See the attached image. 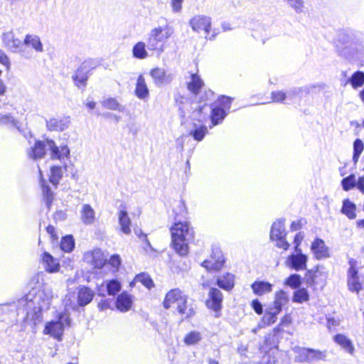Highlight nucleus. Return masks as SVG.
<instances>
[{
	"mask_svg": "<svg viewBox=\"0 0 364 364\" xmlns=\"http://www.w3.org/2000/svg\"><path fill=\"white\" fill-rule=\"evenodd\" d=\"M178 212L176 213V222L171 228L172 245L175 251L181 256L188 253V242L194 237V231L188 222H181L180 218L186 215V208L183 200H180L178 205Z\"/></svg>",
	"mask_w": 364,
	"mask_h": 364,
	"instance_id": "nucleus-1",
	"label": "nucleus"
},
{
	"mask_svg": "<svg viewBox=\"0 0 364 364\" xmlns=\"http://www.w3.org/2000/svg\"><path fill=\"white\" fill-rule=\"evenodd\" d=\"M52 297L51 291L48 289L38 290L34 293L29 292L25 296L21 304L26 305L28 309L24 319L26 325L33 328L42 322V311L48 309Z\"/></svg>",
	"mask_w": 364,
	"mask_h": 364,
	"instance_id": "nucleus-2",
	"label": "nucleus"
},
{
	"mask_svg": "<svg viewBox=\"0 0 364 364\" xmlns=\"http://www.w3.org/2000/svg\"><path fill=\"white\" fill-rule=\"evenodd\" d=\"M47 150L50 151L52 159H58L62 163L68 160L70 156V149L67 145L56 146L52 139L46 141H36L34 145L28 150L27 154L30 159H38L43 158Z\"/></svg>",
	"mask_w": 364,
	"mask_h": 364,
	"instance_id": "nucleus-3",
	"label": "nucleus"
},
{
	"mask_svg": "<svg viewBox=\"0 0 364 364\" xmlns=\"http://www.w3.org/2000/svg\"><path fill=\"white\" fill-rule=\"evenodd\" d=\"M173 304H176L177 312L181 316L182 320L190 318L196 314L194 304L188 302V296L179 289H171L166 294L163 306L168 309Z\"/></svg>",
	"mask_w": 364,
	"mask_h": 364,
	"instance_id": "nucleus-4",
	"label": "nucleus"
},
{
	"mask_svg": "<svg viewBox=\"0 0 364 364\" xmlns=\"http://www.w3.org/2000/svg\"><path fill=\"white\" fill-rule=\"evenodd\" d=\"M173 33V28L168 25L151 29L146 39L148 49L151 51H156L158 54H161L165 50L166 41L172 36Z\"/></svg>",
	"mask_w": 364,
	"mask_h": 364,
	"instance_id": "nucleus-5",
	"label": "nucleus"
},
{
	"mask_svg": "<svg viewBox=\"0 0 364 364\" xmlns=\"http://www.w3.org/2000/svg\"><path fill=\"white\" fill-rule=\"evenodd\" d=\"M232 102V98L222 95L211 105L210 128L221 124L228 115Z\"/></svg>",
	"mask_w": 364,
	"mask_h": 364,
	"instance_id": "nucleus-6",
	"label": "nucleus"
},
{
	"mask_svg": "<svg viewBox=\"0 0 364 364\" xmlns=\"http://www.w3.org/2000/svg\"><path fill=\"white\" fill-rule=\"evenodd\" d=\"M71 322L70 314L68 311L59 312L56 315V319L49 321L45 326L43 333L61 340L65 326H70Z\"/></svg>",
	"mask_w": 364,
	"mask_h": 364,
	"instance_id": "nucleus-7",
	"label": "nucleus"
},
{
	"mask_svg": "<svg viewBox=\"0 0 364 364\" xmlns=\"http://www.w3.org/2000/svg\"><path fill=\"white\" fill-rule=\"evenodd\" d=\"M328 277V272L323 266H316L307 270L305 274L306 283L309 287H323Z\"/></svg>",
	"mask_w": 364,
	"mask_h": 364,
	"instance_id": "nucleus-8",
	"label": "nucleus"
},
{
	"mask_svg": "<svg viewBox=\"0 0 364 364\" xmlns=\"http://www.w3.org/2000/svg\"><path fill=\"white\" fill-rule=\"evenodd\" d=\"M96 67V63L92 60L84 61L77 69L73 79L75 85L79 88H85L89 78V73Z\"/></svg>",
	"mask_w": 364,
	"mask_h": 364,
	"instance_id": "nucleus-9",
	"label": "nucleus"
},
{
	"mask_svg": "<svg viewBox=\"0 0 364 364\" xmlns=\"http://www.w3.org/2000/svg\"><path fill=\"white\" fill-rule=\"evenodd\" d=\"M225 264V258L220 247H212L209 259L204 260L201 266L208 271H219Z\"/></svg>",
	"mask_w": 364,
	"mask_h": 364,
	"instance_id": "nucleus-10",
	"label": "nucleus"
},
{
	"mask_svg": "<svg viewBox=\"0 0 364 364\" xmlns=\"http://www.w3.org/2000/svg\"><path fill=\"white\" fill-rule=\"evenodd\" d=\"M189 24L191 28L198 33L200 31H204L205 33V38L209 40L214 39L216 34H213L211 36L208 37L211 30V18L209 16H203V15H197L193 17L190 21Z\"/></svg>",
	"mask_w": 364,
	"mask_h": 364,
	"instance_id": "nucleus-11",
	"label": "nucleus"
},
{
	"mask_svg": "<svg viewBox=\"0 0 364 364\" xmlns=\"http://www.w3.org/2000/svg\"><path fill=\"white\" fill-rule=\"evenodd\" d=\"M149 75L152 78L153 83L157 87L170 84L174 78L173 73H168L164 68L159 67L151 69Z\"/></svg>",
	"mask_w": 364,
	"mask_h": 364,
	"instance_id": "nucleus-12",
	"label": "nucleus"
},
{
	"mask_svg": "<svg viewBox=\"0 0 364 364\" xmlns=\"http://www.w3.org/2000/svg\"><path fill=\"white\" fill-rule=\"evenodd\" d=\"M295 252L296 253H292L287 257L285 261L286 266L295 271L305 269L306 268L308 257L303 254L301 250Z\"/></svg>",
	"mask_w": 364,
	"mask_h": 364,
	"instance_id": "nucleus-13",
	"label": "nucleus"
},
{
	"mask_svg": "<svg viewBox=\"0 0 364 364\" xmlns=\"http://www.w3.org/2000/svg\"><path fill=\"white\" fill-rule=\"evenodd\" d=\"M349 269L348 270V287L350 291L358 293L361 289V284L359 282L358 270L356 269L357 262L350 258L348 261Z\"/></svg>",
	"mask_w": 364,
	"mask_h": 364,
	"instance_id": "nucleus-14",
	"label": "nucleus"
},
{
	"mask_svg": "<svg viewBox=\"0 0 364 364\" xmlns=\"http://www.w3.org/2000/svg\"><path fill=\"white\" fill-rule=\"evenodd\" d=\"M208 299L206 301L208 308L218 311L221 309L223 296L217 288L211 287L208 292Z\"/></svg>",
	"mask_w": 364,
	"mask_h": 364,
	"instance_id": "nucleus-15",
	"label": "nucleus"
},
{
	"mask_svg": "<svg viewBox=\"0 0 364 364\" xmlns=\"http://www.w3.org/2000/svg\"><path fill=\"white\" fill-rule=\"evenodd\" d=\"M311 250L317 259H323L330 257L329 249L322 239L316 238L311 244Z\"/></svg>",
	"mask_w": 364,
	"mask_h": 364,
	"instance_id": "nucleus-16",
	"label": "nucleus"
},
{
	"mask_svg": "<svg viewBox=\"0 0 364 364\" xmlns=\"http://www.w3.org/2000/svg\"><path fill=\"white\" fill-rule=\"evenodd\" d=\"M1 39L4 46L11 52H17L21 45V41L15 36L12 31L4 33Z\"/></svg>",
	"mask_w": 364,
	"mask_h": 364,
	"instance_id": "nucleus-17",
	"label": "nucleus"
},
{
	"mask_svg": "<svg viewBox=\"0 0 364 364\" xmlns=\"http://www.w3.org/2000/svg\"><path fill=\"white\" fill-rule=\"evenodd\" d=\"M310 91L309 87H292L286 92L287 95V102L286 104L294 103L297 101H300L302 98L303 93L309 94Z\"/></svg>",
	"mask_w": 364,
	"mask_h": 364,
	"instance_id": "nucleus-18",
	"label": "nucleus"
},
{
	"mask_svg": "<svg viewBox=\"0 0 364 364\" xmlns=\"http://www.w3.org/2000/svg\"><path fill=\"white\" fill-rule=\"evenodd\" d=\"M134 93L141 100H146L149 97V90L143 75H139L137 78Z\"/></svg>",
	"mask_w": 364,
	"mask_h": 364,
	"instance_id": "nucleus-19",
	"label": "nucleus"
},
{
	"mask_svg": "<svg viewBox=\"0 0 364 364\" xmlns=\"http://www.w3.org/2000/svg\"><path fill=\"white\" fill-rule=\"evenodd\" d=\"M132 305V298L127 292H122L116 299V307L121 312L128 311Z\"/></svg>",
	"mask_w": 364,
	"mask_h": 364,
	"instance_id": "nucleus-20",
	"label": "nucleus"
},
{
	"mask_svg": "<svg viewBox=\"0 0 364 364\" xmlns=\"http://www.w3.org/2000/svg\"><path fill=\"white\" fill-rule=\"evenodd\" d=\"M95 293L89 287L82 286L80 287L77 293V302L80 306H84L90 304L93 299Z\"/></svg>",
	"mask_w": 364,
	"mask_h": 364,
	"instance_id": "nucleus-21",
	"label": "nucleus"
},
{
	"mask_svg": "<svg viewBox=\"0 0 364 364\" xmlns=\"http://www.w3.org/2000/svg\"><path fill=\"white\" fill-rule=\"evenodd\" d=\"M118 218L121 231L126 235L130 234L131 220L124 207H120V210L118 213Z\"/></svg>",
	"mask_w": 364,
	"mask_h": 364,
	"instance_id": "nucleus-22",
	"label": "nucleus"
},
{
	"mask_svg": "<svg viewBox=\"0 0 364 364\" xmlns=\"http://www.w3.org/2000/svg\"><path fill=\"white\" fill-rule=\"evenodd\" d=\"M217 285L226 291H230L235 286V276L230 273H225L217 277Z\"/></svg>",
	"mask_w": 364,
	"mask_h": 364,
	"instance_id": "nucleus-23",
	"label": "nucleus"
},
{
	"mask_svg": "<svg viewBox=\"0 0 364 364\" xmlns=\"http://www.w3.org/2000/svg\"><path fill=\"white\" fill-rule=\"evenodd\" d=\"M70 124V120L68 118L64 119H55L52 118L46 121L47 128L50 131H58L61 132L68 127Z\"/></svg>",
	"mask_w": 364,
	"mask_h": 364,
	"instance_id": "nucleus-24",
	"label": "nucleus"
},
{
	"mask_svg": "<svg viewBox=\"0 0 364 364\" xmlns=\"http://www.w3.org/2000/svg\"><path fill=\"white\" fill-rule=\"evenodd\" d=\"M190 81L187 82V89L193 95H198L204 85L200 77L196 73H191Z\"/></svg>",
	"mask_w": 364,
	"mask_h": 364,
	"instance_id": "nucleus-25",
	"label": "nucleus"
},
{
	"mask_svg": "<svg viewBox=\"0 0 364 364\" xmlns=\"http://www.w3.org/2000/svg\"><path fill=\"white\" fill-rule=\"evenodd\" d=\"M333 341L349 354H353L355 350L354 346L350 339L346 336L341 333L336 334L333 336Z\"/></svg>",
	"mask_w": 364,
	"mask_h": 364,
	"instance_id": "nucleus-26",
	"label": "nucleus"
},
{
	"mask_svg": "<svg viewBox=\"0 0 364 364\" xmlns=\"http://www.w3.org/2000/svg\"><path fill=\"white\" fill-rule=\"evenodd\" d=\"M273 285L264 281H255L251 284V288L257 296H262L272 291Z\"/></svg>",
	"mask_w": 364,
	"mask_h": 364,
	"instance_id": "nucleus-27",
	"label": "nucleus"
},
{
	"mask_svg": "<svg viewBox=\"0 0 364 364\" xmlns=\"http://www.w3.org/2000/svg\"><path fill=\"white\" fill-rule=\"evenodd\" d=\"M85 259L95 268H101L104 265L102 254L100 250H94L85 255Z\"/></svg>",
	"mask_w": 364,
	"mask_h": 364,
	"instance_id": "nucleus-28",
	"label": "nucleus"
},
{
	"mask_svg": "<svg viewBox=\"0 0 364 364\" xmlns=\"http://www.w3.org/2000/svg\"><path fill=\"white\" fill-rule=\"evenodd\" d=\"M80 218L85 225H91L95 219V212L89 204H84L80 210Z\"/></svg>",
	"mask_w": 364,
	"mask_h": 364,
	"instance_id": "nucleus-29",
	"label": "nucleus"
},
{
	"mask_svg": "<svg viewBox=\"0 0 364 364\" xmlns=\"http://www.w3.org/2000/svg\"><path fill=\"white\" fill-rule=\"evenodd\" d=\"M43 262L45 269L47 272L53 273L57 272L60 269L59 262L48 252H44L43 255Z\"/></svg>",
	"mask_w": 364,
	"mask_h": 364,
	"instance_id": "nucleus-30",
	"label": "nucleus"
},
{
	"mask_svg": "<svg viewBox=\"0 0 364 364\" xmlns=\"http://www.w3.org/2000/svg\"><path fill=\"white\" fill-rule=\"evenodd\" d=\"M286 236L287 231L284 225V219H278L272 225L270 231V239Z\"/></svg>",
	"mask_w": 364,
	"mask_h": 364,
	"instance_id": "nucleus-31",
	"label": "nucleus"
},
{
	"mask_svg": "<svg viewBox=\"0 0 364 364\" xmlns=\"http://www.w3.org/2000/svg\"><path fill=\"white\" fill-rule=\"evenodd\" d=\"M23 44L31 47L36 52L41 53L43 51V46L40 38L36 35L27 34L25 36Z\"/></svg>",
	"mask_w": 364,
	"mask_h": 364,
	"instance_id": "nucleus-32",
	"label": "nucleus"
},
{
	"mask_svg": "<svg viewBox=\"0 0 364 364\" xmlns=\"http://www.w3.org/2000/svg\"><path fill=\"white\" fill-rule=\"evenodd\" d=\"M39 172L41 175V184L42 187L43 200L47 208L50 209L54 198V194L53 192L50 190V187L46 184V181L42 178V174L40 169Z\"/></svg>",
	"mask_w": 364,
	"mask_h": 364,
	"instance_id": "nucleus-33",
	"label": "nucleus"
},
{
	"mask_svg": "<svg viewBox=\"0 0 364 364\" xmlns=\"http://www.w3.org/2000/svg\"><path fill=\"white\" fill-rule=\"evenodd\" d=\"M356 205L355 203L351 202L349 199H345L343 201V205L341 208V213L346 215L349 219L352 220L355 218Z\"/></svg>",
	"mask_w": 364,
	"mask_h": 364,
	"instance_id": "nucleus-34",
	"label": "nucleus"
},
{
	"mask_svg": "<svg viewBox=\"0 0 364 364\" xmlns=\"http://www.w3.org/2000/svg\"><path fill=\"white\" fill-rule=\"evenodd\" d=\"M208 128L205 125H197L194 124L193 129L190 131L189 134L198 141H201L208 134Z\"/></svg>",
	"mask_w": 364,
	"mask_h": 364,
	"instance_id": "nucleus-35",
	"label": "nucleus"
},
{
	"mask_svg": "<svg viewBox=\"0 0 364 364\" xmlns=\"http://www.w3.org/2000/svg\"><path fill=\"white\" fill-rule=\"evenodd\" d=\"M346 83H350L353 88L357 89L364 85V73L363 71L355 72L350 77H349Z\"/></svg>",
	"mask_w": 364,
	"mask_h": 364,
	"instance_id": "nucleus-36",
	"label": "nucleus"
},
{
	"mask_svg": "<svg viewBox=\"0 0 364 364\" xmlns=\"http://www.w3.org/2000/svg\"><path fill=\"white\" fill-rule=\"evenodd\" d=\"M132 54L137 59L146 58L148 56V53L146 50L145 43L140 41L136 43L133 47Z\"/></svg>",
	"mask_w": 364,
	"mask_h": 364,
	"instance_id": "nucleus-37",
	"label": "nucleus"
},
{
	"mask_svg": "<svg viewBox=\"0 0 364 364\" xmlns=\"http://www.w3.org/2000/svg\"><path fill=\"white\" fill-rule=\"evenodd\" d=\"M63 177V169L61 166H53L50 168V182L57 186Z\"/></svg>",
	"mask_w": 364,
	"mask_h": 364,
	"instance_id": "nucleus-38",
	"label": "nucleus"
},
{
	"mask_svg": "<svg viewBox=\"0 0 364 364\" xmlns=\"http://www.w3.org/2000/svg\"><path fill=\"white\" fill-rule=\"evenodd\" d=\"M75 240L71 235L62 237L60 242V249L65 252H70L75 247Z\"/></svg>",
	"mask_w": 364,
	"mask_h": 364,
	"instance_id": "nucleus-39",
	"label": "nucleus"
},
{
	"mask_svg": "<svg viewBox=\"0 0 364 364\" xmlns=\"http://www.w3.org/2000/svg\"><path fill=\"white\" fill-rule=\"evenodd\" d=\"M0 124L7 126L9 127H16L21 131L20 127L18 125V122L10 114H0Z\"/></svg>",
	"mask_w": 364,
	"mask_h": 364,
	"instance_id": "nucleus-40",
	"label": "nucleus"
},
{
	"mask_svg": "<svg viewBox=\"0 0 364 364\" xmlns=\"http://www.w3.org/2000/svg\"><path fill=\"white\" fill-rule=\"evenodd\" d=\"M309 299V294L306 289L300 288L294 292L293 301L301 304Z\"/></svg>",
	"mask_w": 364,
	"mask_h": 364,
	"instance_id": "nucleus-41",
	"label": "nucleus"
},
{
	"mask_svg": "<svg viewBox=\"0 0 364 364\" xmlns=\"http://www.w3.org/2000/svg\"><path fill=\"white\" fill-rule=\"evenodd\" d=\"M102 106L107 109L112 110H117L122 112L124 107L118 102L115 98H107L102 102Z\"/></svg>",
	"mask_w": 364,
	"mask_h": 364,
	"instance_id": "nucleus-42",
	"label": "nucleus"
},
{
	"mask_svg": "<svg viewBox=\"0 0 364 364\" xmlns=\"http://www.w3.org/2000/svg\"><path fill=\"white\" fill-rule=\"evenodd\" d=\"M121 288V284L117 279H112L107 282V291L109 295H116L119 291H120Z\"/></svg>",
	"mask_w": 364,
	"mask_h": 364,
	"instance_id": "nucleus-43",
	"label": "nucleus"
},
{
	"mask_svg": "<svg viewBox=\"0 0 364 364\" xmlns=\"http://www.w3.org/2000/svg\"><path fill=\"white\" fill-rule=\"evenodd\" d=\"M341 185L343 189L346 191L355 188L356 185L355 176L354 174H350L348 176L343 178L341 181Z\"/></svg>",
	"mask_w": 364,
	"mask_h": 364,
	"instance_id": "nucleus-44",
	"label": "nucleus"
},
{
	"mask_svg": "<svg viewBox=\"0 0 364 364\" xmlns=\"http://www.w3.org/2000/svg\"><path fill=\"white\" fill-rule=\"evenodd\" d=\"M135 280L138 282H141L147 289H150L154 287V282L150 276L146 273H141L136 276Z\"/></svg>",
	"mask_w": 364,
	"mask_h": 364,
	"instance_id": "nucleus-45",
	"label": "nucleus"
},
{
	"mask_svg": "<svg viewBox=\"0 0 364 364\" xmlns=\"http://www.w3.org/2000/svg\"><path fill=\"white\" fill-rule=\"evenodd\" d=\"M288 4L296 13L300 14L304 11V0H283Z\"/></svg>",
	"mask_w": 364,
	"mask_h": 364,
	"instance_id": "nucleus-46",
	"label": "nucleus"
},
{
	"mask_svg": "<svg viewBox=\"0 0 364 364\" xmlns=\"http://www.w3.org/2000/svg\"><path fill=\"white\" fill-rule=\"evenodd\" d=\"M289 301L287 292L280 290L275 294L274 304L283 307Z\"/></svg>",
	"mask_w": 364,
	"mask_h": 364,
	"instance_id": "nucleus-47",
	"label": "nucleus"
},
{
	"mask_svg": "<svg viewBox=\"0 0 364 364\" xmlns=\"http://www.w3.org/2000/svg\"><path fill=\"white\" fill-rule=\"evenodd\" d=\"M305 352L309 354V362L314 360H324L326 358L325 353L318 350L309 348V350H306Z\"/></svg>",
	"mask_w": 364,
	"mask_h": 364,
	"instance_id": "nucleus-48",
	"label": "nucleus"
},
{
	"mask_svg": "<svg viewBox=\"0 0 364 364\" xmlns=\"http://www.w3.org/2000/svg\"><path fill=\"white\" fill-rule=\"evenodd\" d=\"M301 283V277L297 274H291L285 281V284L292 289L298 288Z\"/></svg>",
	"mask_w": 364,
	"mask_h": 364,
	"instance_id": "nucleus-49",
	"label": "nucleus"
},
{
	"mask_svg": "<svg viewBox=\"0 0 364 364\" xmlns=\"http://www.w3.org/2000/svg\"><path fill=\"white\" fill-rule=\"evenodd\" d=\"M201 339L200 333L197 331L190 332L184 338V342L187 345H194L198 343Z\"/></svg>",
	"mask_w": 364,
	"mask_h": 364,
	"instance_id": "nucleus-50",
	"label": "nucleus"
},
{
	"mask_svg": "<svg viewBox=\"0 0 364 364\" xmlns=\"http://www.w3.org/2000/svg\"><path fill=\"white\" fill-rule=\"evenodd\" d=\"M135 234L138 236V237L141 240L143 244V248L146 252H148L149 250H153V247H151L147 236L144 234L141 230H135Z\"/></svg>",
	"mask_w": 364,
	"mask_h": 364,
	"instance_id": "nucleus-51",
	"label": "nucleus"
},
{
	"mask_svg": "<svg viewBox=\"0 0 364 364\" xmlns=\"http://www.w3.org/2000/svg\"><path fill=\"white\" fill-rule=\"evenodd\" d=\"M272 102L277 103H286L287 95L286 92L283 91H273L271 93Z\"/></svg>",
	"mask_w": 364,
	"mask_h": 364,
	"instance_id": "nucleus-52",
	"label": "nucleus"
},
{
	"mask_svg": "<svg viewBox=\"0 0 364 364\" xmlns=\"http://www.w3.org/2000/svg\"><path fill=\"white\" fill-rule=\"evenodd\" d=\"M277 321V317L273 316L269 311H265V313L262 318L261 324H259L260 327H263L264 326H270L275 323Z\"/></svg>",
	"mask_w": 364,
	"mask_h": 364,
	"instance_id": "nucleus-53",
	"label": "nucleus"
},
{
	"mask_svg": "<svg viewBox=\"0 0 364 364\" xmlns=\"http://www.w3.org/2000/svg\"><path fill=\"white\" fill-rule=\"evenodd\" d=\"M272 241H275L276 244L275 245L279 247L282 248L284 250H287L289 247V242L286 240V237H278L275 238L271 239Z\"/></svg>",
	"mask_w": 364,
	"mask_h": 364,
	"instance_id": "nucleus-54",
	"label": "nucleus"
},
{
	"mask_svg": "<svg viewBox=\"0 0 364 364\" xmlns=\"http://www.w3.org/2000/svg\"><path fill=\"white\" fill-rule=\"evenodd\" d=\"M364 149L363 141L360 139H357L353 142V153L361 154Z\"/></svg>",
	"mask_w": 364,
	"mask_h": 364,
	"instance_id": "nucleus-55",
	"label": "nucleus"
},
{
	"mask_svg": "<svg viewBox=\"0 0 364 364\" xmlns=\"http://www.w3.org/2000/svg\"><path fill=\"white\" fill-rule=\"evenodd\" d=\"M0 63L6 66V69L9 70L11 67V62L6 54L0 49Z\"/></svg>",
	"mask_w": 364,
	"mask_h": 364,
	"instance_id": "nucleus-56",
	"label": "nucleus"
},
{
	"mask_svg": "<svg viewBox=\"0 0 364 364\" xmlns=\"http://www.w3.org/2000/svg\"><path fill=\"white\" fill-rule=\"evenodd\" d=\"M282 306L277 305L274 303L266 309L267 311H269L275 317L277 316V315L282 311Z\"/></svg>",
	"mask_w": 364,
	"mask_h": 364,
	"instance_id": "nucleus-57",
	"label": "nucleus"
},
{
	"mask_svg": "<svg viewBox=\"0 0 364 364\" xmlns=\"http://www.w3.org/2000/svg\"><path fill=\"white\" fill-rule=\"evenodd\" d=\"M252 307L257 314L261 315L263 313V306L258 299L252 301Z\"/></svg>",
	"mask_w": 364,
	"mask_h": 364,
	"instance_id": "nucleus-58",
	"label": "nucleus"
},
{
	"mask_svg": "<svg viewBox=\"0 0 364 364\" xmlns=\"http://www.w3.org/2000/svg\"><path fill=\"white\" fill-rule=\"evenodd\" d=\"M275 358L267 353L262 357L259 364H275Z\"/></svg>",
	"mask_w": 364,
	"mask_h": 364,
	"instance_id": "nucleus-59",
	"label": "nucleus"
},
{
	"mask_svg": "<svg viewBox=\"0 0 364 364\" xmlns=\"http://www.w3.org/2000/svg\"><path fill=\"white\" fill-rule=\"evenodd\" d=\"M183 1V0H171V6L173 12L178 13L181 10Z\"/></svg>",
	"mask_w": 364,
	"mask_h": 364,
	"instance_id": "nucleus-60",
	"label": "nucleus"
},
{
	"mask_svg": "<svg viewBox=\"0 0 364 364\" xmlns=\"http://www.w3.org/2000/svg\"><path fill=\"white\" fill-rule=\"evenodd\" d=\"M304 238V236L303 235L301 234V232H299L297 233L295 237H294V242L295 244V251H299V250H301L300 248H299V245L302 241Z\"/></svg>",
	"mask_w": 364,
	"mask_h": 364,
	"instance_id": "nucleus-61",
	"label": "nucleus"
},
{
	"mask_svg": "<svg viewBox=\"0 0 364 364\" xmlns=\"http://www.w3.org/2000/svg\"><path fill=\"white\" fill-rule=\"evenodd\" d=\"M110 304H111V300L104 299V300H102L100 302H99L98 307H99L100 310L104 311V310H106V309L110 308Z\"/></svg>",
	"mask_w": 364,
	"mask_h": 364,
	"instance_id": "nucleus-62",
	"label": "nucleus"
},
{
	"mask_svg": "<svg viewBox=\"0 0 364 364\" xmlns=\"http://www.w3.org/2000/svg\"><path fill=\"white\" fill-rule=\"evenodd\" d=\"M309 348H302L299 352V361L301 362H309V354L305 351Z\"/></svg>",
	"mask_w": 364,
	"mask_h": 364,
	"instance_id": "nucleus-63",
	"label": "nucleus"
},
{
	"mask_svg": "<svg viewBox=\"0 0 364 364\" xmlns=\"http://www.w3.org/2000/svg\"><path fill=\"white\" fill-rule=\"evenodd\" d=\"M355 187L362 193H364V176L359 177L356 181Z\"/></svg>",
	"mask_w": 364,
	"mask_h": 364,
	"instance_id": "nucleus-64",
	"label": "nucleus"
}]
</instances>
